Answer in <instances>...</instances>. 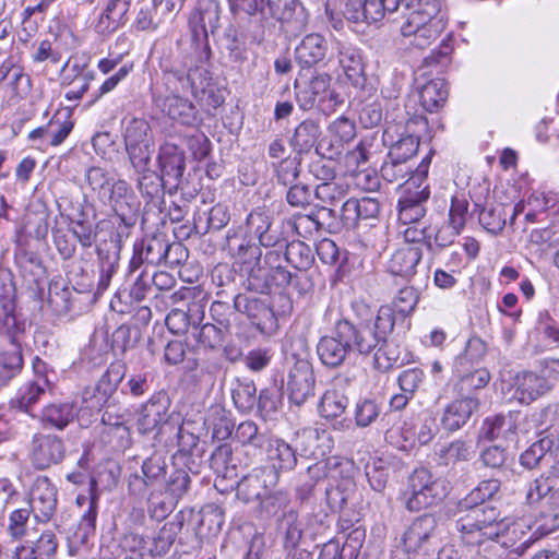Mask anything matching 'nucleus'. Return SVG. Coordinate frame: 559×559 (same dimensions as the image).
<instances>
[{
    "instance_id": "4d7b16f0",
    "label": "nucleus",
    "mask_w": 559,
    "mask_h": 559,
    "mask_svg": "<svg viewBox=\"0 0 559 559\" xmlns=\"http://www.w3.org/2000/svg\"><path fill=\"white\" fill-rule=\"evenodd\" d=\"M233 401L237 409L248 413L257 404V388L251 380L238 381L231 392Z\"/></svg>"
},
{
    "instance_id": "6e6552de",
    "label": "nucleus",
    "mask_w": 559,
    "mask_h": 559,
    "mask_svg": "<svg viewBox=\"0 0 559 559\" xmlns=\"http://www.w3.org/2000/svg\"><path fill=\"white\" fill-rule=\"evenodd\" d=\"M447 496V487L425 467L416 468L408 478V491L404 493L405 508L411 512L439 503Z\"/></svg>"
},
{
    "instance_id": "f704fd0d",
    "label": "nucleus",
    "mask_w": 559,
    "mask_h": 559,
    "mask_svg": "<svg viewBox=\"0 0 559 559\" xmlns=\"http://www.w3.org/2000/svg\"><path fill=\"white\" fill-rule=\"evenodd\" d=\"M343 14L354 23H374L384 17L381 0H346Z\"/></svg>"
},
{
    "instance_id": "69168bd1",
    "label": "nucleus",
    "mask_w": 559,
    "mask_h": 559,
    "mask_svg": "<svg viewBox=\"0 0 559 559\" xmlns=\"http://www.w3.org/2000/svg\"><path fill=\"white\" fill-rule=\"evenodd\" d=\"M365 474L370 487L378 492H381L388 483L389 468L385 462L381 459H374L368 462L365 466Z\"/></svg>"
},
{
    "instance_id": "6e6d98bb",
    "label": "nucleus",
    "mask_w": 559,
    "mask_h": 559,
    "mask_svg": "<svg viewBox=\"0 0 559 559\" xmlns=\"http://www.w3.org/2000/svg\"><path fill=\"white\" fill-rule=\"evenodd\" d=\"M301 153L299 150H290L289 156L283 157L276 168L277 181L283 186L293 185L299 176Z\"/></svg>"
},
{
    "instance_id": "4be33fe9",
    "label": "nucleus",
    "mask_w": 559,
    "mask_h": 559,
    "mask_svg": "<svg viewBox=\"0 0 559 559\" xmlns=\"http://www.w3.org/2000/svg\"><path fill=\"white\" fill-rule=\"evenodd\" d=\"M45 368L44 361L36 358L34 362V370L36 379L23 384L12 401V404L23 412L28 413L31 408L40 400L43 395L50 389V382L46 376L39 374L41 369Z\"/></svg>"
},
{
    "instance_id": "2eb2a0df",
    "label": "nucleus",
    "mask_w": 559,
    "mask_h": 559,
    "mask_svg": "<svg viewBox=\"0 0 559 559\" xmlns=\"http://www.w3.org/2000/svg\"><path fill=\"white\" fill-rule=\"evenodd\" d=\"M278 483L274 468L255 467L237 483V497L246 503L260 501Z\"/></svg>"
},
{
    "instance_id": "9b49d317",
    "label": "nucleus",
    "mask_w": 559,
    "mask_h": 559,
    "mask_svg": "<svg viewBox=\"0 0 559 559\" xmlns=\"http://www.w3.org/2000/svg\"><path fill=\"white\" fill-rule=\"evenodd\" d=\"M171 400L166 391L154 393L141 407L136 419V427L140 433H159L164 426L179 423V415L170 413Z\"/></svg>"
},
{
    "instance_id": "a19ab883",
    "label": "nucleus",
    "mask_w": 559,
    "mask_h": 559,
    "mask_svg": "<svg viewBox=\"0 0 559 559\" xmlns=\"http://www.w3.org/2000/svg\"><path fill=\"white\" fill-rule=\"evenodd\" d=\"M277 527L283 535L286 550L297 548L302 536L301 522L298 519L297 512L294 510L284 512L278 520Z\"/></svg>"
},
{
    "instance_id": "b1692460",
    "label": "nucleus",
    "mask_w": 559,
    "mask_h": 559,
    "mask_svg": "<svg viewBox=\"0 0 559 559\" xmlns=\"http://www.w3.org/2000/svg\"><path fill=\"white\" fill-rule=\"evenodd\" d=\"M512 397L521 404L528 405L550 391V381L537 373L526 371L514 379Z\"/></svg>"
},
{
    "instance_id": "1a4fd4ad",
    "label": "nucleus",
    "mask_w": 559,
    "mask_h": 559,
    "mask_svg": "<svg viewBox=\"0 0 559 559\" xmlns=\"http://www.w3.org/2000/svg\"><path fill=\"white\" fill-rule=\"evenodd\" d=\"M222 9L216 0H201L195 11L189 19L192 43L200 47L199 60H211L212 49L209 35L214 34L219 27Z\"/></svg>"
},
{
    "instance_id": "5fc2aeb1",
    "label": "nucleus",
    "mask_w": 559,
    "mask_h": 559,
    "mask_svg": "<svg viewBox=\"0 0 559 559\" xmlns=\"http://www.w3.org/2000/svg\"><path fill=\"white\" fill-rule=\"evenodd\" d=\"M71 115L69 108L57 110L46 124L47 138L51 140H64L74 126Z\"/></svg>"
},
{
    "instance_id": "774afa93",
    "label": "nucleus",
    "mask_w": 559,
    "mask_h": 559,
    "mask_svg": "<svg viewBox=\"0 0 559 559\" xmlns=\"http://www.w3.org/2000/svg\"><path fill=\"white\" fill-rule=\"evenodd\" d=\"M414 430L420 444H428L437 435L439 428L430 411H423L417 421L414 424Z\"/></svg>"
},
{
    "instance_id": "20e7f679",
    "label": "nucleus",
    "mask_w": 559,
    "mask_h": 559,
    "mask_svg": "<svg viewBox=\"0 0 559 559\" xmlns=\"http://www.w3.org/2000/svg\"><path fill=\"white\" fill-rule=\"evenodd\" d=\"M233 14L253 16L260 13L263 20L274 17L294 33L302 32L308 16L299 0H228Z\"/></svg>"
},
{
    "instance_id": "aec40b11",
    "label": "nucleus",
    "mask_w": 559,
    "mask_h": 559,
    "mask_svg": "<svg viewBox=\"0 0 559 559\" xmlns=\"http://www.w3.org/2000/svg\"><path fill=\"white\" fill-rule=\"evenodd\" d=\"M64 456L62 440L55 435H35L32 440V462L38 469L59 463Z\"/></svg>"
},
{
    "instance_id": "f3484780",
    "label": "nucleus",
    "mask_w": 559,
    "mask_h": 559,
    "mask_svg": "<svg viewBox=\"0 0 559 559\" xmlns=\"http://www.w3.org/2000/svg\"><path fill=\"white\" fill-rule=\"evenodd\" d=\"M437 528V520L433 515L424 514L412 522L402 537V545L407 554H430V539Z\"/></svg>"
},
{
    "instance_id": "338daca9",
    "label": "nucleus",
    "mask_w": 559,
    "mask_h": 559,
    "mask_svg": "<svg viewBox=\"0 0 559 559\" xmlns=\"http://www.w3.org/2000/svg\"><path fill=\"white\" fill-rule=\"evenodd\" d=\"M472 454L469 444L462 440H455L440 451V459L444 465L449 466L469 461Z\"/></svg>"
},
{
    "instance_id": "c9c22d12",
    "label": "nucleus",
    "mask_w": 559,
    "mask_h": 559,
    "mask_svg": "<svg viewBox=\"0 0 559 559\" xmlns=\"http://www.w3.org/2000/svg\"><path fill=\"white\" fill-rule=\"evenodd\" d=\"M247 227L261 246L273 247L278 242V234L272 229V216L263 210H254L247 217Z\"/></svg>"
},
{
    "instance_id": "0eeeda50",
    "label": "nucleus",
    "mask_w": 559,
    "mask_h": 559,
    "mask_svg": "<svg viewBox=\"0 0 559 559\" xmlns=\"http://www.w3.org/2000/svg\"><path fill=\"white\" fill-rule=\"evenodd\" d=\"M331 76L319 73L306 82L295 81L296 102L302 110L317 107L323 114H330L344 104V97L331 88Z\"/></svg>"
},
{
    "instance_id": "0e129e2a",
    "label": "nucleus",
    "mask_w": 559,
    "mask_h": 559,
    "mask_svg": "<svg viewBox=\"0 0 559 559\" xmlns=\"http://www.w3.org/2000/svg\"><path fill=\"white\" fill-rule=\"evenodd\" d=\"M126 148L133 167L144 169L155 152V142H126Z\"/></svg>"
},
{
    "instance_id": "e2e57ef3",
    "label": "nucleus",
    "mask_w": 559,
    "mask_h": 559,
    "mask_svg": "<svg viewBox=\"0 0 559 559\" xmlns=\"http://www.w3.org/2000/svg\"><path fill=\"white\" fill-rule=\"evenodd\" d=\"M506 210L502 206L484 207L479 213L480 225L491 235H498L506 226Z\"/></svg>"
},
{
    "instance_id": "49530a36",
    "label": "nucleus",
    "mask_w": 559,
    "mask_h": 559,
    "mask_svg": "<svg viewBox=\"0 0 559 559\" xmlns=\"http://www.w3.org/2000/svg\"><path fill=\"white\" fill-rule=\"evenodd\" d=\"M455 373L459 378L455 385L461 394L484 389L491 379L490 372L486 368L465 369L464 372Z\"/></svg>"
},
{
    "instance_id": "79ce46f5",
    "label": "nucleus",
    "mask_w": 559,
    "mask_h": 559,
    "mask_svg": "<svg viewBox=\"0 0 559 559\" xmlns=\"http://www.w3.org/2000/svg\"><path fill=\"white\" fill-rule=\"evenodd\" d=\"M544 498H547L550 503L559 506V486H554L548 477L540 476L528 484L526 502L533 506Z\"/></svg>"
},
{
    "instance_id": "5701e85b",
    "label": "nucleus",
    "mask_w": 559,
    "mask_h": 559,
    "mask_svg": "<svg viewBox=\"0 0 559 559\" xmlns=\"http://www.w3.org/2000/svg\"><path fill=\"white\" fill-rule=\"evenodd\" d=\"M365 540V531L357 527L350 531L343 543L332 538L321 547L318 559H357Z\"/></svg>"
},
{
    "instance_id": "72a5a7b5",
    "label": "nucleus",
    "mask_w": 559,
    "mask_h": 559,
    "mask_svg": "<svg viewBox=\"0 0 559 559\" xmlns=\"http://www.w3.org/2000/svg\"><path fill=\"white\" fill-rule=\"evenodd\" d=\"M448 83L443 79H433L418 87L416 96L423 109L428 112L438 111L448 99Z\"/></svg>"
},
{
    "instance_id": "ea45409f",
    "label": "nucleus",
    "mask_w": 559,
    "mask_h": 559,
    "mask_svg": "<svg viewBox=\"0 0 559 559\" xmlns=\"http://www.w3.org/2000/svg\"><path fill=\"white\" fill-rule=\"evenodd\" d=\"M76 408L73 403H51L44 407L41 420L57 429H64L73 420Z\"/></svg>"
},
{
    "instance_id": "680f3d73",
    "label": "nucleus",
    "mask_w": 559,
    "mask_h": 559,
    "mask_svg": "<svg viewBox=\"0 0 559 559\" xmlns=\"http://www.w3.org/2000/svg\"><path fill=\"white\" fill-rule=\"evenodd\" d=\"M381 414V405L372 399H364L356 403L355 423L358 427L366 428L373 424Z\"/></svg>"
},
{
    "instance_id": "a18cd8bd",
    "label": "nucleus",
    "mask_w": 559,
    "mask_h": 559,
    "mask_svg": "<svg viewBox=\"0 0 559 559\" xmlns=\"http://www.w3.org/2000/svg\"><path fill=\"white\" fill-rule=\"evenodd\" d=\"M230 332L211 322L201 323L193 330V336L204 349L219 348Z\"/></svg>"
},
{
    "instance_id": "58836bf2",
    "label": "nucleus",
    "mask_w": 559,
    "mask_h": 559,
    "mask_svg": "<svg viewBox=\"0 0 559 559\" xmlns=\"http://www.w3.org/2000/svg\"><path fill=\"white\" fill-rule=\"evenodd\" d=\"M499 522L501 523V532L496 539L501 540L503 545L514 547L516 551H524L534 542L532 534L527 536L525 532L526 525L523 521L513 522L511 524H506L501 520H499Z\"/></svg>"
},
{
    "instance_id": "c85d7f7f",
    "label": "nucleus",
    "mask_w": 559,
    "mask_h": 559,
    "mask_svg": "<svg viewBox=\"0 0 559 559\" xmlns=\"http://www.w3.org/2000/svg\"><path fill=\"white\" fill-rule=\"evenodd\" d=\"M478 400L464 396L448 404L441 416V426L448 431H456L467 424L473 413L478 408Z\"/></svg>"
},
{
    "instance_id": "4c0bfd02",
    "label": "nucleus",
    "mask_w": 559,
    "mask_h": 559,
    "mask_svg": "<svg viewBox=\"0 0 559 559\" xmlns=\"http://www.w3.org/2000/svg\"><path fill=\"white\" fill-rule=\"evenodd\" d=\"M11 349L0 352V388L10 383L21 371L24 365L23 356L15 338L9 336Z\"/></svg>"
},
{
    "instance_id": "c756f323",
    "label": "nucleus",
    "mask_w": 559,
    "mask_h": 559,
    "mask_svg": "<svg viewBox=\"0 0 559 559\" xmlns=\"http://www.w3.org/2000/svg\"><path fill=\"white\" fill-rule=\"evenodd\" d=\"M205 318L204 306L198 301L188 305L187 309H173L166 317V325L174 334H182L198 326Z\"/></svg>"
},
{
    "instance_id": "dca6fc26",
    "label": "nucleus",
    "mask_w": 559,
    "mask_h": 559,
    "mask_svg": "<svg viewBox=\"0 0 559 559\" xmlns=\"http://www.w3.org/2000/svg\"><path fill=\"white\" fill-rule=\"evenodd\" d=\"M109 203L120 224L127 228L136 224L140 203L126 180L118 179L111 183Z\"/></svg>"
},
{
    "instance_id": "de8ad7c7",
    "label": "nucleus",
    "mask_w": 559,
    "mask_h": 559,
    "mask_svg": "<svg viewBox=\"0 0 559 559\" xmlns=\"http://www.w3.org/2000/svg\"><path fill=\"white\" fill-rule=\"evenodd\" d=\"M487 348L485 342L479 337H471L464 352L455 359L454 372H464L474 364L479 362L486 355Z\"/></svg>"
},
{
    "instance_id": "f8f14e48",
    "label": "nucleus",
    "mask_w": 559,
    "mask_h": 559,
    "mask_svg": "<svg viewBox=\"0 0 559 559\" xmlns=\"http://www.w3.org/2000/svg\"><path fill=\"white\" fill-rule=\"evenodd\" d=\"M292 359L293 362L288 367L284 383L289 401L300 406L314 396L316 377L310 360L298 358L295 355Z\"/></svg>"
},
{
    "instance_id": "052dcab7",
    "label": "nucleus",
    "mask_w": 559,
    "mask_h": 559,
    "mask_svg": "<svg viewBox=\"0 0 559 559\" xmlns=\"http://www.w3.org/2000/svg\"><path fill=\"white\" fill-rule=\"evenodd\" d=\"M229 250L236 262L241 264V267L257 264L261 258L260 248L246 239H240L236 245L229 243Z\"/></svg>"
},
{
    "instance_id": "9d476101",
    "label": "nucleus",
    "mask_w": 559,
    "mask_h": 559,
    "mask_svg": "<svg viewBox=\"0 0 559 559\" xmlns=\"http://www.w3.org/2000/svg\"><path fill=\"white\" fill-rule=\"evenodd\" d=\"M234 308L246 314L261 333L271 335L278 329L276 314L267 294H238L234 299Z\"/></svg>"
},
{
    "instance_id": "a878e982",
    "label": "nucleus",
    "mask_w": 559,
    "mask_h": 559,
    "mask_svg": "<svg viewBox=\"0 0 559 559\" xmlns=\"http://www.w3.org/2000/svg\"><path fill=\"white\" fill-rule=\"evenodd\" d=\"M97 519V497L90 499V508L81 515L76 530L68 536V551L70 556H76L87 547L90 538L95 533Z\"/></svg>"
},
{
    "instance_id": "bb28decb",
    "label": "nucleus",
    "mask_w": 559,
    "mask_h": 559,
    "mask_svg": "<svg viewBox=\"0 0 559 559\" xmlns=\"http://www.w3.org/2000/svg\"><path fill=\"white\" fill-rule=\"evenodd\" d=\"M329 51V45L324 36L319 33H310L304 36L295 48V59L302 68H311L322 62Z\"/></svg>"
},
{
    "instance_id": "e433bc0d",
    "label": "nucleus",
    "mask_w": 559,
    "mask_h": 559,
    "mask_svg": "<svg viewBox=\"0 0 559 559\" xmlns=\"http://www.w3.org/2000/svg\"><path fill=\"white\" fill-rule=\"evenodd\" d=\"M166 187L169 188L166 178L153 170H144L138 179V188L142 197L147 199L146 206L159 209L160 203L164 202Z\"/></svg>"
},
{
    "instance_id": "393cba45",
    "label": "nucleus",
    "mask_w": 559,
    "mask_h": 559,
    "mask_svg": "<svg viewBox=\"0 0 559 559\" xmlns=\"http://www.w3.org/2000/svg\"><path fill=\"white\" fill-rule=\"evenodd\" d=\"M96 254L99 270L97 290L105 292L119 269L120 246L118 240L111 239L109 243L103 242L97 245Z\"/></svg>"
},
{
    "instance_id": "bf43d9fd",
    "label": "nucleus",
    "mask_w": 559,
    "mask_h": 559,
    "mask_svg": "<svg viewBox=\"0 0 559 559\" xmlns=\"http://www.w3.org/2000/svg\"><path fill=\"white\" fill-rule=\"evenodd\" d=\"M554 442L549 438H543L531 444L520 456V463L528 468H535L542 461L546 463L547 452Z\"/></svg>"
},
{
    "instance_id": "09e8293b",
    "label": "nucleus",
    "mask_w": 559,
    "mask_h": 559,
    "mask_svg": "<svg viewBox=\"0 0 559 559\" xmlns=\"http://www.w3.org/2000/svg\"><path fill=\"white\" fill-rule=\"evenodd\" d=\"M285 260L296 271H308L314 258L308 245L302 241H293L286 246Z\"/></svg>"
},
{
    "instance_id": "37998d69",
    "label": "nucleus",
    "mask_w": 559,
    "mask_h": 559,
    "mask_svg": "<svg viewBox=\"0 0 559 559\" xmlns=\"http://www.w3.org/2000/svg\"><path fill=\"white\" fill-rule=\"evenodd\" d=\"M302 437L307 441L308 450L316 456H324L329 454L334 447V440L330 431L324 428H306L302 431Z\"/></svg>"
},
{
    "instance_id": "c03bdc74",
    "label": "nucleus",
    "mask_w": 559,
    "mask_h": 559,
    "mask_svg": "<svg viewBox=\"0 0 559 559\" xmlns=\"http://www.w3.org/2000/svg\"><path fill=\"white\" fill-rule=\"evenodd\" d=\"M500 489V481L496 478L481 480L464 499L459 503L461 510L479 508L486 500L493 498Z\"/></svg>"
},
{
    "instance_id": "864d4df0",
    "label": "nucleus",
    "mask_w": 559,
    "mask_h": 559,
    "mask_svg": "<svg viewBox=\"0 0 559 559\" xmlns=\"http://www.w3.org/2000/svg\"><path fill=\"white\" fill-rule=\"evenodd\" d=\"M348 190L349 186L345 180L335 179L318 185L314 194L321 202L333 205L342 201L347 195Z\"/></svg>"
},
{
    "instance_id": "2f4dec72",
    "label": "nucleus",
    "mask_w": 559,
    "mask_h": 559,
    "mask_svg": "<svg viewBox=\"0 0 559 559\" xmlns=\"http://www.w3.org/2000/svg\"><path fill=\"white\" fill-rule=\"evenodd\" d=\"M423 250L419 246L405 245L396 249L388 263L391 274L409 280L416 273L421 261Z\"/></svg>"
},
{
    "instance_id": "7c9ffc66",
    "label": "nucleus",
    "mask_w": 559,
    "mask_h": 559,
    "mask_svg": "<svg viewBox=\"0 0 559 559\" xmlns=\"http://www.w3.org/2000/svg\"><path fill=\"white\" fill-rule=\"evenodd\" d=\"M143 477L134 475L129 480L131 492L142 495L145 488H153L160 485L166 474L165 460L154 454L147 457L142 464Z\"/></svg>"
},
{
    "instance_id": "8fccbe9b",
    "label": "nucleus",
    "mask_w": 559,
    "mask_h": 559,
    "mask_svg": "<svg viewBox=\"0 0 559 559\" xmlns=\"http://www.w3.org/2000/svg\"><path fill=\"white\" fill-rule=\"evenodd\" d=\"M230 221L228 206L222 203L214 205L207 213L205 225L202 226V216L194 217V228L204 235L210 230H221Z\"/></svg>"
},
{
    "instance_id": "7ed1b4c3",
    "label": "nucleus",
    "mask_w": 559,
    "mask_h": 559,
    "mask_svg": "<svg viewBox=\"0 0 559 559\" xmlns=\"http://www.w3.org/2000/svg\"><path fill=\"white\" fill-rule=\"evenodd\" d=\"M432 150L423 158L413 175L401 186L397 201V218L401 224H413L424 219L430 188L427 183Z\"/></svg>"
},
{
    "instance_id": "a211bd4d",
    "label": "nucleus",
    "mask_w": 559,
    "mask_h": 559,
    "mask_svg": "<svg viewBox=\"0 0 559 559\" xmlns=\"http://www.w3.org/2000/svg\"><path fill=\"white\" fill-rule=\"evenodd\" d=\"M157 160L162 175L169 183V192L182 188L186 169L183 151L174 142H164L159 147Z\"/></svg>"
},
{
    "instance_id": "473e14b6",
    "label": "nucleus",
    "mask_w": 559,
    "mask_h": 559,
    "mask_svg": "<svg viewBox=\"0 0 559 559\" xmlns=\"http://www.w3.org/2000/svg\"><path fill=\"white\" fill-rule=\"evenodd\" d=\"M266 457L272 463L264 468H274L280 476L281 471H292L297 464V454L295 449L283 439L269 437L264 441Z\"/></svg>"
},
{
    "instance_id": "cd10ccee",
    "label": "nucleus",
    "mask_w": 559,
    "mask_h": 559,
    "mask_svg": "<svg viewBox=\"0 0 559 559\" xmlns=\"http://www.w3.org/2000/svg\"><path fill=\"white\" fill-rule=\"evenodd\" d=\"M519 414L507 413L487 417L480 428V438L488 441L504 440L514 441L516 439Z\"/></svg>"
},
{
    "instance_id": "423d86ee",
    "label": "nucleus",
    "mask_w": 559,
    "mask_h": 559,
    "mask_svg": "<svg viewBox=\"0 0 559 559\" xmlns=\"http://www.w3.org/2000/svg\"><path fill=\"white\" fill-rule=\"evenodd\" d=\"M468 512L455 521V528L464 544L479 546L495 540L501 532L499 512L496 508H468Z\"/></svg>"
},
{
    "instance_id": "4468645a",
    "label": "nucleus",
    "mask_w": 559,
    "mask_h": 559,
    "mask_svg": "<svg viewBox=\"0 0 559 559\" xmlns=\"http://www.w3.org/2000/svg\"><path fill=\"white\" fill-rule=\"evenodd\" d=\"M200 47L194 46L195 53V66L190 67L188 72L185 74L179 70H170L166 75V86L171 91H178V85L182 91L191 90V93L195 98H199V94H205L206 88L210 86L212 81V74L206 68L210 62H201L199 60Z\"/></svg>"
},
{
    "instance_id": "13d9d810",
    "label": "nucleus",
    "mask_w": 559,
    "mask_h": 559,
    "mask_svg": "<svg viewBox=\"0 0 559 559\" xmlns=\"http://www.w3.org/2000/svg\"><path fill=\"white\" fill-rule=\"evenodd\" d=\"M247 273V293L267 294L270 288V269L259 263L241 267Z\"/></svg>"
},
{
    "instance_id": "3c124183",
    "label": "nucleus",
    "mask_w": 559,
    "mask_h": 559,
    "mask_svg": "<svg viewBox=\"0 0 559 559\" xmlns=\"http://www.w3.org/2000/svg\"><path fill=\"white\" fill-rule=\"evenodd\" d=\"M211 467L224 478L237 476L236 464L233 459V449L228 443L216 447L210 457Z\"/></svg>"
},
{
    "instance_id": "f257e3e1",
    "label": "nucleus",
    "mask_w": 559,
    "mask_h": 559,
    "mask_svg": "<svg viewBox=\"0 0 559 559\" xmlns=\"http://www.w3.org/2000/svg\"><path fill=\"white\" fill-rule=\"evenodd\" d=\"M393 329V313L386 306L381 307L371 320L354 323L342 319L335 322L330 334L319 340L317 354L324 366L336 368L353 353L362 356L373 353L374 367L386 370L399 359L389 349L388 337Z\"/></svg>"
},
{
    "instance_id": "412c9836",
    "label": "nucleus",
    "mask_w": 559,
    "mask_h": 559,
    "mask_svg": "<svg viewBox=\"0 0 559 559\" xmlns=\"http://www.w3.org/2000/svg\"><path fill=\"white\" fill-rule=\"evenodd\" d=\"M39 522H48L57 508V489L47 477L36 479L31 491V506Z\"/></svg>"
},
{
    "instance_id": "ddd939ff",
    "label": "nucleus",
    "mask_w": 559,
    "mask_h": 559,
    "mask_svg": "<svg viewBox=\"0 0 559 559\" xmlns=\"http://www.w3.org/2000/svg\"><path fill=\"white\" fill-rule=\"evenodd\" d=\"M328 62L336 63L355 88L365 87L367 78L365 75L362 57L359 49L355 46L347 41L334 40Z\"/></svg>"
},
{
    "instance_id": "39448f33",
    "label": "nucleus",
    "mask_w": 559,
    "mask_h": 559,
    "mask_svg": "<svg viewBox=\"0 0 559 559\" xmlns=\"http://www.w3.org/2000/svg\"><path fill=\"white\" fill-rule=\"evenodd\" d=\"M187 257L180 242H169L163 233L145 237L133 245V255L129 263V273L135 272L143 263L170 266L178 265Z\"/></svg>"
},
{
    "instance_id": "603ef678",
    "label": "nucleus",
    "mask_w": 559,
    "mask_h": 559,
    "mask_svg": "<svg viewBox=\"0 0 559 559\" xmlns=\"http://www.w3.org/2000/svg\"><path fill=\"white\" fill-rule=\"evenodd\" d=\"M348 404V399L337 390H326L321 397L319 412L324 418H336L341 416Z\"/></svg>"
},
{
    "instance_id": "6ab92c4d",
    "label": "nucleus",
    "mask_w": 559,
    "mask_h": 559,
    "mask_svg": "<svg viewBox=\"0 0 559 559\" xmlns=\"http://www.w3.org/2000/svg\"><path fill=\"white\" fill-rule=\"evenodd\" d=\"M167 95L156 96V106L170 119L179 121L181 124L191 126L197 121L198 110L194 104L181 95V87L178 91H171L167 87Z\"/></svg>"
},
{
    "instance_id": "f03ea898",
    "label": "nucleus",
    "mask_w": 559,
    "mask_h": 559,
    "mask_svg": "<svg viewBox=\"0 0 559 559\" xmlns=\"http://www.w3.org/2000/svg\"><path fill=\"white\" fill-rule=\"evenodd\" d=\"M401 4L412 10L401 33L405 37L413 36L416 47L429 46L445 29L448 20L441 0H401Z\"/></svg>"
}]
</instances>
